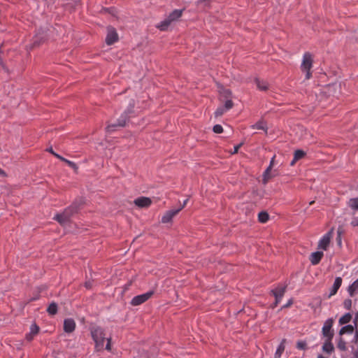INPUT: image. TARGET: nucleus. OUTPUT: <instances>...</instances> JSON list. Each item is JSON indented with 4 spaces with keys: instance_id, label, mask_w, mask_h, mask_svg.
Instances as JSON below:
<instances>
[{
    "instance_id": "473e14b6",
    "label": "nucleus",
    "mask_w": 358,
    "mask_h": 358,
    "mask_svg": "<svg viewBox=\"0 0 358 358\" xmlns=\"http://www.w3.org/2000/svg\"><path fill=\"white\" fill-rule=\"evenodd\" d=\"M46 151H49V152H50L52 154H53L54 155H55V156H56L57 157H58L59 159H61L62 160L65 161L66 162H67L70 166H74V164H73V162H70V161H69V160H67V159H64L63 157H60L59 155H58L55 154V153L53 152V150H52V148H50V150L46 149Z\"/></svg>"
},
{
    "instance_id": "c03bdc74",
    "label": "nucleus",
    "mask_w": 358,
    "mask_h": 358,
    "mask_svg": "<svg viewBox=\"0 0 358 358\" xmlns=\"http://www.w3.org/2000/svg\"><path fill=\"white\" fill-rule=\"evenodd\" d=\"M85 287L87 288V289H90L92 287V283L90 282H85Z\"/></svg>"
},
{
    "instance_id": "1a4fd4ad",
    "label": "nucleus",
    "mask_w": 358,
    "mask_h": 358,
    "mask_svg": "<svg viewBox=\"0 0 358 358\" xmlns=\"http://www.w3.org/2000/svg\"><path fill=\"white\" fill-rule=\"evenodd\" d=\"M180 210L181 208H178L177 209L166 211L162 217V222L168 223L171 222L173 217L176 216Z\"/></svg>"
},
{
    "instance_id": "a211bd4d",
    "label": "nucleus",
    "mask_w": 358,
    "mask_h": 358,
    "mask_svg": "<svg viewBox=\"0 0 358 358\" xmlns=\"http://www.w3.org/2000/svg\"><path fill=\"white\" fill-rule=\"evenodd\" d=\"M255 83L259 90L266 91L268 89V85L265 80H261L259 78H256Z\"/></svg>"
},
{
    "instance_id": "49530a36",
    "label": "nucleus",
    "mask_w": 358,
    "mask_h": 358,
    "mask_svg": "<svg viewBox=\"0 0 358 358\" xmlns=\"http://www.w3.org/2000/svg\"><path fill=\"white\" fill-rule=\"evenodd\" d=\"M292 303V300H289L287 304H285V306H283V308H287L289 307V306H291V304Z\"/></svg>"
},
{
    "instance_id": "7c9ffc66",
    "label": "nucleus",
    "mask_w": 358,
    "mask_h": 358,
    "mask_svg": "<svg viewBox=\"0 0 358 358\" xmlns=\"http://www.w3.org/2000/svg\"><path fill=\"white\" fill-rule=\"evenodd\" d=\"M252 127L254 129L266 130V127H265L264 124L262 122H257L256 124L252 125Z\"/></svg>"
},
{
    "instance_id": "ddd939ff",
    "label": "nucleus",
    "mask_w": 358,
    "mask_h": 358,
    "mask_svg": "<svg viewBox=\"0 0 358 358\" xmlns=\"http://www.w3.org/2000/svg\"><path fill=\"white\" fill-rule=\"evenodd\" d=\"M39 331V327L34 323L30 327V332L26 334L25 338L28 341H31L33 340L34 336H36Z\"/></svg>"
},
{
    "instance_id": "72a5a7b5",
    "label": "nucleus",
    "mask_w": 358,
    "mask_h": 358,
    "mask_svg": "<svg viewBox=\"0 0 358 358\" xmlns=\"http://www.w3.org/2000/svg\"><path fill=\"white\" fill-rule=\"evenodd\" d=\"M231 92L229 90H227V89H224L222 92H221V95L226 98V99H228V98H230L231 97Z\"/></svg>"
},
{
    "instance_id": "f8f14e48",
    "label": "nucleus",
    "mask_w": 358,
    "mask_h": 358,
    "mask_svg": "<svg viewBox=\"0 0 358 358\" xmlns=\"http://www.w3.org/2000/svg\"><path fill=\"white\" fill-rule=\"evenodd\" d=\"M76 322L71 318L65 319L64 321V331L66 333H71L75 330Z\"/></svg>"
},
{
    "instance_id": "8fccbe9b",
    "label": "nucleus",
    "mask_w": 358,
    "mask_h": 358,
    "mask_svg": "<svg viewBox=\"0 0 358 358\" xmlns=\"http://www.w3.org/2000/svg\"><path fill=\"white\" fill-rule=\"evenodd\" d=\"M317 358H329V357H324L322 355H319Z\"/></svg>"
},
{
    "instance_id": "2eb2a0df",
    "label": "nucleus",
    "mask_w": 358,
    "mask_h": 358,
    "mask_svg": "<svg viewBox=\"0 0 358 358\" xmlns=\"http://www.w3.org/2000/svg\"><path fill=\"white\" fill-rule=\"evenodd\" d=\"M332 339H325L323 345L322 351L329 355L331 354L334 351V345L331 343Z\"/></svg>"
},
{
    "instance_id": "3c124183",
    "label": "nucleus",
    "mask_w": 358,
    "mask_h": 358,
    "mask_svg": "<svg viewBox=\"0 0 358 358\" xmlns=\"http://www.w3.org/2000/svg\"><path fill=\"white\" fill-rule=\"evenodd\" d=\"M356 338H358V332L356 333Z\"/></svg>"
},
{
    "instance_id": "bb28decb",
    "label": "nucleus",
    "mask_w": 358,
    "mask_h": 358,
    "mask_svg": "<svg viewBox=\"0 0 358 358\" xmlns=\"http://www.w3.org/2000/svg\"><path fill=\"white\" fill-rule=\"evenodd\" d=\"M46 310L51 315H55L57 313V303H51L49 305V306H48V308H47Z\"/></svg>"
},
{
    "instance_id": "f03ea898",
    "label": "nucleus",
    "mask_w": 358,
    "mask_h": 358,
    "mask_svg": "<svg viewBox=\"0 0 358 358\" xmlns=\"http://www.w3.org/2000/svg\"><path fill=\"white\" fill-rule=\"evenodd\" d=\"M83 203V200L79 199L76 200L69 207L66 208L61 214H58L55 217L61 224H66L70 220L71 217L78 212V208Z\"/></svg>"
},
{
    "instance_id": "9d476101",
    "label": "nucleus",
    "mask_w": 358,
    "mask_h": 358,
    "mask_svg": "<svg viewBox=\"0 0 358 358\" xmlns=\"http://www.w3.org/2000/svg\"><path fill=\"white\" fill-rule=\"evenodd\" d=\"M331 238V233L329 232L324 235L322 238L320 240L318 248L322 250H326L330 243Z\"/></svg>"
},
{
    "instance_id": "f704fd0d",
    "label": "nucleus",
    "mask_w": 358,
    "mask_h": 358,
    "mask_svg": "<svg viewBox=\"0 0 358 358\" xmlns=\"http://www.w3.org/2000/svg\"><path fill=\"white\" fill-rule=\"evenodd\" d=\"M234 106L231 100L228 99L225 101L224 106H223L226 110L231 109Z\"/></svg>"
},
{
    "instance_id": "20e7f679",
    "label": "nucleus",
    "mask_w": 358,
    "mask_h": 358,
    "mask_svg": "<svg viewBox=\"0 0 358 358\" xmlns=\"http://www.w3.org/2000/svg\"><path fill=\"white\" fill-rule=\"evenodd\" d=\"M333 324L334 320L332 318H329L325 321L322 329V335L325 339L333 338L334 335V331L332 330Z\"/></svg>"
},
{
    "instance_id": "79ce46f5",
    "label": "nucleus",
    "mask_w": 358,
    "mask_h": 358,
    "mask_svg": "<svg viewBox=\"0 0 358 358\" xmlns=\"http://www.w3.org/2000/svg\"><path fill=\"white\" fill-rule=\"evenodd\" d=\"M351 224L355 227H358V217L354 218Z\"/></svg>"
},
{
    "instance_id": "6e6552de",
    "label": "nucleus",
    "mask_w": 358,
    "mask_h": 358,
    "mask_svg": "<svg viewBox=\"0 0 358 358\" xmlns=\"http://www.w3.org/2000/svg\"><path fill=\"white\" fill-rule=\"evenodd\" d=\"M313 66V57L310 52H306L303 55L302 63L301 65V71L310 70Z\"/></svg>"
},
{
    "instance_id": "b1692460",
    "label": "nucleus",
    "mask_w": 358,
    "mask_h": 358,
    "mask_svg": "<svg viewBox=\"0 0 358 358\" xmlns=\"http://www.w3.org/2000/svg\"><path fill=\"white\" fill-rule=\"evenodd\" d=\"M354 331V327L350 325V324H348V325H346L345 327H343L340 331H339V334L340 335H343V334H352Z\"/></svg>"
},
{
    "instance_id": "6ab92c4d",
    "label": "nucleus",
    "mask_w": 358,
    "mask_h": 358,
    "mask_svg": "<svg viewBox=\"0 0 358 358\" xmlns=\"http://www.w3.org/2000/svg\"><path fill=\"white\" fill-rule=\"evenodd\" d=\"M172 22L171 20L168 17L166 18L164 21L161 22L157 27L161 31H165L168 29L171 23Z\"/></svg>"
},
{
    "instance_id": "a878e982",
    "label": "nucleus",
    "mask_w": 358,
    "mask_h": 358,
    "mask_svg": "<svg viewBox=\"0 0 358 358\" xmlns=\"http://www.w3.org/2000/svg\"><path fill=\"white\" fill-rule=\"evenodd\" d=\"M258 219L260 222L266 223L269 219V215L266 212L262 211L259 213Z\"/></svg>"
},
{
    "instance_id": "0eeeda50",
    "label": "nucleus",
    "mask_w": 358,
    "mask_h": 358,
    "mask_svg": "<svg viewBox=\"0 0 358 358\" xmlns=\"http://www.w3.org/2000/svg\"><path fill=\"white\" fill-rule=\"evenodd\" d=\"M275 158V155H274L271 158V160L270 162V164H269L268 167L266 169V171L264 173V176H264V178H263L264 183H267L268 181L271 178L275 177L277 175V173L275 171H272V170H271L274 165Z\"/></svg>"
},
{
    "instance_id": "c85d7f7f",
    "label": "nucleus",
    "mask_w": 358,
    "mask_h": 358,
    "mask_svg": "<svg viewBox=\"0 0 358 358\" xmlns=\"http://www.w3.org/2000/svg\"><path fill=\"white\" fill-rule=\"evenodd\" d=\"M306 155V152L302 150H297L294 152V157H295V160H299L304 157Z\"/></svg>"
},
{
    "instance_id": "de8ad7c7",
    "label": "nucleus",
    "mask_w": 358,
    "mask_h": 358,
    "mask_svg": "<svg viewBox=\"0 0 358 358\" xmlns=\"http://www.w3.org/2000/svg\"><path fill=\"white\" fill-rule=\"evenodd\" d=\"M241 146V145H238L234 147V153H236L238 150V149L240 148V147Z\"/></svg>"
},
{
    "instance_id": "f257e3e1",
    "label": "nucleus",
    "mask_w": 358,
    "mask_h": 358,
    "mask_svg": "<svg viewBox=\"0 0 358 358\" xmlns=\"http://www.w3.org/2000/svg\"><path fill=\"white\" fill-rule=\"evenodd\" d=\"M91 335L93 341L95 343V350L102 351L104 349V342L106 340L107 343L105 349L109 352L111 351V338H106L105 330L100 327H96L91 329Z\"/></svg>"
},
{
    "instance_id": "37998d69",
    "label": "nucleus",
    "mask_w": 358,
    "mask_h": 358,
    "mask_svg": "<svg viewBox=\"0 0 358 358\" xmlns=\"http://www.w3.org/2000/svg\"><path fill=\"white\" fill-rule=\"evenodd\" d=\"M188 202V199H185L182 203V205L180 207L181 208V210L187 205Z\"/></svg>"
},
{
    "instance_id": "423d86ee",
    "label": "nucleus",
    "mask_w": 358,
    "mask_h": 358,
    "mask_svg": "<svg viewBox=\"0 0 358 358\" xmlns=\"http://www.w3.org/2000/svg\"><path fill=\"white\" fill-rule=\"evenodd\" d=\"M118 41V34L115 28L113 27H107V36L106 38V43L107 45H110Z\"/></svg>"
},
{
    "instance_id": "2f4dec72",
    "label": "nucleus",
    "mask_w": 358,
    "mask_h": 358,
    "mask_svg": "<svg viewBox=\"0 0 358 358\" xmlns=\"http://www.w3.org/2000/svg\"><path fill=\"white\" fill-rule=\"evenodd\" d=\"M227 110L224 109L223 106H220L217 108V110L215 112V115L216 117H219L222 115Z\"/></svg>"
},
{
    "instance_id": "aec40b11",
    "label": "nucleus",
    "mask_w": 358,
    "mask_h": 358,
    "mask_svg": "<svg viewBox=\"0 0 358 358\" xmlns=\"http://www.w3.org/2000/svg\"><path fill=\"white\" fill-rule=\"evenodd\" d=\"M172 22L171 20L168 17L166 18L164 21L161 22L157 27L161 31H165L168 29L171 23Z\"/></svg>"
},
{
    "instance_id": "09e8293b",
    "label": "nucleus",
    "mask_w": 358,
    "mask_h": 358,
    "mask_svg": "<svg viewBox=\"0 0 358 358\" xmlns=\"http://www.w3.org/2000/svg\"><path fill=\"white\" fill-rule=\"evenodd\" d=\"M298 160H295V157H294L292 161L290 163V165L291 166H294L295 164V163L297 162Z\"/></svg>"
},
{
    "instance_id": "c756f323",
    "label": "nucleus",
    "mask_w": 358,
    "mask_h": 358,
    "mask_svg": "<svg viewBox=\"0 0 358 358\" xmlns=\"http://www.w3.org/2000/svg\"><path fill=\"white\" fill-rule=\"evenodd\" d=\"M349 206L352 209L358 210V198L351 199L349 201Z\"/></svg>"
},
{
    "instance_id": "cd10ccee",
    "label": "nucleus",
    "mask_w": 358,
    "mask_h": 358,
    "mask_svg": "<svg viewBox=\"0 0 358 358\" xmlns=\"http://www.w3.org/2000/svg\"><path fill=\"white\" fill-rule=\"evenodd\" d=\"M43 37H40L38 36H36L34 38L33 43H32V48H36L39 46L41 43H43Z\"/></svg>"
},
{
    "instance_id": "4be33fe9",
    "label": "nucleus",
    "mask_w": 358,
    "mask_h": 358,
    "mask_svg": "<svg viewBox=\"0 0 358 358\" xmlns=\"http://www.w3.org/2000/svg\"><path fill=\"white\" fill-rule=\"evenodd\" d=\"M286 290V287H278L275 289L272 290V293L274 296H278V297H283Z\"/></svg>"
},
{
    "instance_id": "f3484780",
    "label": "nucleus",
    "mask_w": 358,
    "mask_h": 358,
    "mask_svg": "<svg viewBox=\"0 0 358 358\" xmlns=\"http://www.w3.org/2000/svg\"><path fill=\"white\" fill-rule=\"evenodd\" d=\"M286 339H282L280 345H278L275 355L274 358H280L282 354L285 351Z\"/></svg>"
},
{
    "instance_id": "603ef678",
    "label": "nucleus",
    "mask_w": 358,
    "mask_h": 358,
    "mask_svg": "<svg viewBox=\"0 0 358 358\" xmlns=\"http://www.w3.org/2000/svg\"><path fill=\"white\" fill-rule=\"evenodd\" d=\"M313 203H314V201H311V202L310 203V205H312Z\"/></svg>"
},
{
    "instance_id": "9b49d317",
    "label": "nucleus",
    "mask_w": 358,
    "mask_h": 358,
    "mask_svg": "<svg viewBox=\"0 0 358 358\" xmlns=\"http://www.w3.org/2000/svg\"><path fill=\"white\" fill-rule=\"evenodd\" d=\"M152 201L148 197L141 196L134 200L136 206L140 208H147L150 206Z\"/></svg>"
},
{
    "instance_id": "4c0bfd02",
    "label": "nucleus",
    "mask_w": 358,
    "mask_h": 358,
    "mask_svg": "<svg viewBox=\"0 0 358 358\" xmlns=\"http://www.w3.org/2000/svg\"><path fill=\"white\" fill-rule=\"evenodd\" d=\"M338 348L341 350H346L345 342L344 341H343L342 339H341L338 343Z\"/></svg>"
},
{
    "instance_id": "7ed1b4c3",
    "label": "nucleus",
    "mask_w": 358,
    "mask_h": 358,
    "mask_svg": "<svg viewBox=\"0 0 358 358\" xmlns=\"http://www.w3.org/2000/svg\"><path fill=\"white\" fill-rule=\"evenodd\" d=\"M154 293L155 292L151 290L143 294L137 295L131 299V304L134 306H139L150 299Z\"/></svg>"
},
{
    "instance_id": "4468645a",
    "label": "nucleus",
    "mask_w": 358,
    "mask_h": 358,
    "mask_svg": "<svg viewBox=\"0 0 358 358\" xmlns=\"http://www.w3.org/2000/svg\"><path fill=\"white\" fill-rule=\"evenodd\" d=\"M324 254L323 252L317 251L313 252L310 256V261L313 265H317L321 261Z\"/></svg>"
},
{
    "instance_id": "864d4df0",
    "label": "nucleus",
    "mask_w": 358,
    "mask_h": 358,
    "mask_svg": "<svg viewBox=\"0 0 358 358\" xmlns=\"http://www.w3.org/2000/svg\"><path fill=\"white\" fill-rule=\"evenodd\" d=\"M358 358V357H357Z\"/></svg>"
},
{
    "instance_id": "e433bc0d",
    "label": "nucleus",
    "mask_w": 358,
    "mask_h": 358,
    "mask_svg": "<svg viewBox=\"0 0 358 358\" xmlns=\"http://www.w3.org/2000/svg\"><path fill=\"white\" fill-rule=\"evenodd\" d=\"M343 306L345 309L350 310L352 306V300L351 299H345L343 302Z\"/></svg>"
},
{
    "instance_id": "39448f33",
    "label": "nucleus",
    "mask_w": 358,
    "mask_h": 358,
    "mask_svg": "<svg viewBox=\"0 0 358 358\" xmlns=\"http://www.w3.org/2000/svg\"><path fill=\"white\" fill-rule=\"evenodd\" d=\"M134 108V105L131 106V108H129L127 110L124 111V113L120 116L119 120H117V124H109L107 127V130L108 131H111L114 129V127L119 126V127H124L126 124L127 121V117L129 113H132V108Z\"/></svg>"
},
{
    "instance_id": "dca6fc26",
    "label": "nucleus",
    "mask_w": 358,
    "mask_h": 358,
    "mask_svg": "<svg viewBox=\"0 0 358 358\" xmlns=\"http://www.w3.org/2000/svg\"><path fill=\"white\" fill-rule=\"evenodd\" d=\"M342 284V278L341 277H336L333 285V287L330 291L329 296L335 295Z\"/></svg>"
},
{
    "instance_id": "393cba45",
    "label": "nucleus",
    "mask_w": 358,
    "mask_h": 358,
    "mask_svg": "<svg viewBox=\"0 0 358 358\" xmlns=\"http://www.w3.org/2000/svg\"><path fill=\"white\" fill-rule=\"evenodd\" d=\"M352 319V315L350 313H345L339 319L340 324H345L348 323Z\"/></svg>"
},
{
    "instance_id": "a18cd8bd",
    "label": "nucleus",
    "mask_w": 358,
    "mask_h": 358,
    "mask_svg": "<svg viewBox=\"0 0 358 358\" xmlns=\"http://www.w3.org/2000/svg\"><path fill=\"white\" fill-rule=\"evenodd\" d=\"M0 176H6V172L0 168Z\"/></svg>"
},
{
    "instance_id": "412c9836",
    "label": "nucleus",
    "mask_w": 358,
    "mask_h": 358,
    "mask_svg": "<svg viewBox=\"0 0 358 358\" xmlns=\"http://www.w3.org/2000/svg\"><path fill=\"white\" fill-rule=\"evenodd\" d=\"M182 10H174L173 12L170 13L168 18L171 20L172 22L176 20L182 15Z\"/></svg>"
},
{
    "instance_id": "58836bf2",
    "label": "nucleus",
    "mask_w": 358,
    "mask_h": 358,
    "mask_svg": "<svg viewBox=\"0 0 358 358\" xmlns=\"http://www.w3.org/2000/svg\"><path fill=\"white\" fill-rule=\"evenodd\" d=\"M296 347L298 349L305 350L306 348V343L302 341L298 342L296 344Z\"/></svg>"
},
{
    "instance_id": "c9c22d12",
    "label": "nucleus",
    "mask_w": 358,
    "mask_h": 358,
    "mask_svg": "<svg viewBox=\"0 0 358 358\" xmlns=\"http://www.w3.org/2000/svg\"><path fill=\"white\" fill-rule=\"evenodd\" d=\"M213 130L216 134H221L223 131V128L220 124H215L213 127Z\"/></svg>"
},
{
    "instance_id": "5701e85b",
    "label": "nucleus",
    "mask_w": 358,
    "mask_h": 358,
    "mask_svg": "<svg viewBox=\"0 0 358 358\" xmlns=\"http://www.w3.org/2000/svg\"><path fill=\"white\" fill-rule=\"evenodd\" d=\"M358 290V279L356 280L349 287L348 292L350 296H353Z\"/></svg>"
},
{
    "instance_id": "ea45409f",
    "label": "nucleus",
    "mask_w": 358,
    "mask_h": 358,
    "mask_svg": "<svg viewBox=\"0 0 358 358\" xmlns=\"http://www.w3.org/2000/svg\"><path fill=\"white\" fill-rule=\"evenodd\" d=\"M275 296V301L274 303L271 306L272 308H275L278 305V303L281 301L282 298V297H278V296Z\"/></svg>"
},
{
    "instance_id": "a19ab883",
    "label": "nucleus",
    "mask_w": 358,
    "mask_h": 358,
    "mask_svg": "<svg viewBox=\"0 0 358 358\" xmlns=\"http://www.w3.org/2000/svg\"><path fill=\"white\" fill-rule=\"evenodd\" d=\"M303 71L306 72V79L308 80L311 77L310 70H303Z\"/></svg>"
}]
</instances>
